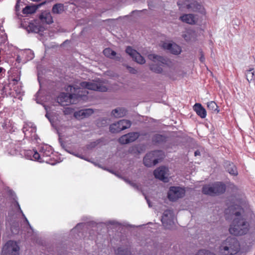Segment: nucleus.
Masks as SVG:
<instances>
[{
    "label": "nucleus",
    "mask_w": 255,
    "mask_h": 255,
    "mask_svg": "<svg viewBox=\"0 0 255 255\" xmlns=\"http://www.w3.org/2000/svg\"><path fill=\"white\" fill-rule=\"evenodd\" d=\"M87 90L106 92L108 88L105 83L99 80L90 82H77L74 86H68L66 89L67 93H61L57 98V101L62 106L76 104L79 99L88 94Z\"/></svg>",
    "instance_id": "nucleus-1"
},
{
    "label": "nucleus",
    "mask_w": 255,
    "mask_h": 255,
    "mask_svg": "<svg viewBox=\"0 0 255 255\" xmlns=\"http://www.w3.org/2000/svg\"><path fill=\"white\" fill-rule=\"evenodd\" d=\"M238 211L233 212L236 217L233 220L229 229L231 235L241 236L247 234L251 227L255 229V215L249 208L246 209L238 206Z\"/></svg>",
    "instance_id": "nucleus-2"
},
{
    "label": "nucleus",
    "mask_w": 255,
    "mask_h": 255,
    "mask_svg": "<svg viewBox=\"0 0 255 255\" xmlns=\"http://www.w3.org/2000/svg\"><path fill=\"white\" fill-rule=\"evenodd\" d=\"M240 251V244L234 237H228L224 241L220 247V252L222 255H235Z\"/></svg>",
    "instance_id": "nucleus-3"
},
{
    "label": "nucleus",
    "mask_w": 255,
    "mask_h": 255,
    "mask_svg": "<svg viewBox=\"0 0 255 255\" xmlns=\"http://www.w3.org/2000/svg\"><path fill=\"white\" fill-rule=\"evenodd\" d=\"M226 189L225 184L222 182H215L212 185H205L202 188V193L211 196L223 194Z\"/></svg>",
    "instance_id": "nucleus-4"
},
{
    "label": "nucleus",
    "mask_w": 255,
    "mask_h": 255,
    "mask_svg": "<svg viewBox=\"0 0 255 255\" xmlns=\"http://www.w3.org/2000/svg\"><path fill=\"white\" fill-rule=\"evenodd\" d=\"M177 4L179 9L182 11L186 8L189 11L204 12L202 5L195 0H178Z\"/></svg>",
    "instance_id": "nucleus-5"
},
{
    "label": "nucleus",
    "mask_w": 255,
    "mask_h": 255,
    "mask_svg": "<svg viewBox=\"0 0 255 255\" xmlns=\"http://www.w3.org/2000/svg\"><path fill=\"white\" fill-rule=\"evenodd\" d=\"M22 151L20 150L19 146L16 147H14L13 144L10 145V149L9 150V153L12 155H16L18 154H24V156L28 159L32 160L38 161L39 158V155L36 150H24L23 153H21Z\"/></svg>",
    "instance_id": "nucleus-6"
},
{
    "label": "nucleus",
    "mask_w": 255,
    "mask_h": 255,
    "mask_svg": "<svg viewBox=\"0 0 255 255\" xmlns=\"http://www.w3.org/2000/svg\"><path fill=\"white\" fill-rule=\"evenodd\" d=\"M38 153L39 155L38 161L50 163L51 157L53 154V149L51 146L45 144L40 145Z\"/></svg>",
    "instance_id": "nucleus-7"
},
{
    "label": "nucleus",
    "mask_w": 255,
    "mask_h": 255,
    "mask_svg": "<svg viewBox=\"0 0 255 255\" xmlns=\"http://www.w3.org/2000/svg\"><path fill=\"white\" fill-rule=\"evenodd\" d=\"M185 188L179 186H171L169 188L167 197L171 201L174 202L183 198L185 195Z\"/></svg>",
    "instance_id": "nucleus-8"
},
{
    "label": "nucleus",
    "mask_w": 255,
    "mask_h": 255,
    "mask_svg": "<svg viewBox=\"0 0 255 255\" xmlns=\"http://www.w3.org/2000/svg\"><path fill=\"white\" fill-rule=\"evenodd\" d=\"M19 247L16 242L8 241L3 246L1 255H19Z\"/></svg>",
    "instance_id": "nucleus-9"
},
{
    "label": "nucleus",
    "mask_w": 255,
    "mask_h": 255,
    "mask_svg": "<svg viewBox=\"0 0 255 255\" xmlns=\"http://www.w3.org/2000/svg\"><path fill=\"white\" fill-rule=\"evenodd\" d=\"M160 221L165 228L167 229L171 228L174 224V215L173 211L171 210L165 211Z\"/></svg>",
    "instance_id": "nucleus-10"
},
{
    "label": "nucleus",
    "mask_w": 255,
    "mask_h": 255,
    "mask_svg": "<svg viewBox=\"0 0 255 255\" xmlns=\"http://www.w3.org/2000/svg\"><path fill=\"white\" fill-rule=\"evenodd\" d=\"M22 130L25 137L36 139V129L33 123L31 122L25 123L23 126Z\"/></svg>",
    "instance_id": "nucleus-11"
},
{
    "label": "nucleus",
    "mask_w": 255,
    "mask_h": 255,
    "mask_svg": "<svg viewBox=\"0 0 255 255\" xmlns=\"http://www.w3.org/2000/svg\"><path fill=\"white\" fill-rule=\"evenodd\" d=\"M159 151H154L149 152L143 158V163L147 167H151L158 162V158L157 157Z\"/></svg>",
    "instance_id": "nucleus-12"
},
{
    "label": "nucleus",
    "mask_w": 255,
    "mask_h": 255,
    "mask_svg": "<svg viewBox=\"0 0 255 255\" xmlns=\"http://www.w3.org/2000/svg\"><path fill=\"white\" fill-rule=\"evenodd\" d=\"M148 59L151 61L150 63V69L157 73H159V56L154 54H150L148 55Z\"/></svg>",
    "instance_id": "nucleus-13"
},
{
    "label": "nucleus",
    "mask_w": 255,
    "mask_h": 255,
    "mask_svg": "<svg viewBox=\"0 0 255 255\" xmlns=\"http://www.w3.org/2000/svg\"><path fill=\"white\" fill-rule=\"evenodd\" d=\"M13 206L14 207V211L13 212H14L13 214L12 213V212H10L8 213V215L10 216L12 218H17V216L19 215H21L23 218L24 219L25 221L27 224V225L29 226V228L31 230H33L32 227H31L27 219L25 217V215L23 214L22 211L21 210V208L20 207V206L18 204V203L16 201L14 202L13 204Z\"/></svg>",
    "instance_id": "nucleus-14"
},
{
    "label": "nucleus",
    "mask_w": 255,
    "mask_h": 255,
    "mask_svg": "<svg viewBox=\"0 0 255 255\" xmlns=\"http://www.w3.org/2000/svg\"><path fill=\"white\" fill-rule=\"evenodd\" d=\"M139 136V134L137 132H129L122 136L119 141L121 144H128L135 141Z\"/></svg>",
    "instance_id": "nucleus-15"
},
{
    "label": "nucleus",
    "mask_w": 255,
    "mask_h": 255,
    "mask_svg": "<svg viewBox=\"0 0 255 255\" xmlns=\"http://www.w3.org/2000/svg\"><path fill=\"white\" fill-rule=\"evenodd\" d=\"M126 53L130 55L137 63L142 64L145 62L144 58L136 50L130 47H128L126 49Z\"/></svg>",
    "instance_id": "nucleus-16"
},
{
    "label": "nucleus",
    "mask_w": 255,
    "mask_h": 255,
    "mask_svg": "<svg viewBox=\"0 0 255 255\" xmlns=\"http://www.w3.org/2000/svg\"><path fill=\"white\" fill-rule=\"evenodd\" d=\"M162 47L174 55H179L182 51L181 47L175 43H164Z\"/></svg>",
    "instance_id": "nucleus-17"
},
{
    "label": "nucleus",
    "mask_w": 255,
    "mask_h": 255,
    "mask_svg": "<svg viewBox=\"0 0 255 255\" xmlns=\"http://www.w3.org/2000/svg\"><path fill=\"white\" fill-rule=\"evenodd\" d=\"M170 174L169 169L164 166H160V181L167 183L169 181Z\"/></svg>",
    "instance_id": "nucleus-18"
},
{
    "label": "nucleus",
    "mask_w": 255,
    "mask_h": 255,
    "mask_svg": "<svg viewBox=\"0 0 255 255\" xmlns=\"http://www.w3.org/2000/svg\"><path fill=\"white\" fill-rule=\"evenodd\" d=\"M193 109L197 115L200 118L204 119L206 117V111L201 104L196 103L193 107Z\"/></svg>",
    "instance_id": "nucleus-19"
},
{
    "label": "nucleus",
    "mask_w": 255,
    "mask_h": 255,
    "mask_svg": "<svg viewBox=\"0 0 255 255\" xmlns=\"http://www.w3.org/2000/svg\"><path fill=\"white\" fill-rule=\"evenodd\" d=\"M39 18L43 23L49 24L53 23V18L49 12L44 11L39 16Z\"/></svg>",
    "instance_id": "nucleus-20"
},
{
    "label": "nucleus",
    "mask_w": 255,
    "mask_h": 255,
    "mask_svg": "<svg viewBox=\"0 0 255 255\" xmlns=\"http://www.w3.org/2000/svg\"><path fill=\"white\" fill-rule=\"evenodd\" d=\"M180 19L183 22L190 24H195L196 19L193 14H185L180 17Z\"/></svg>",
    "instance_id": "nucleus-21"
},
{
    "label": "nucleus",
    "mask_w": 255,
    "mask_h": 255,
    "mask_svg": "<svg viewBox=\"0 0 255 255\" xmlns=\"http://www.w3.org/2000/svg\"><path fill=\"white\" fill-rule=\"evenodd\" d=\"M227 171L232 175H237L238 171L237 168L233 163L230 161H226L224 164Z\"/></svg>",
    "instance_id": "nucleus-22"
},
{
    "label": "nucleus",
    "mask_w": 255,
    "mask_h": 255,
    "mask_svg": "<svg viewBox=\"0 0 255 255\" xmlns=\"http://www.w3.org/2000/svg\"><path fill=\"white\" fill-rule=\"evenodd\" d=\"M46 3V1L41 3L39 5H27L22 10L23 14H29L34 13L38 7V6L43 5Z\"/></svg>",
    "instance_id": "nucleus-23"
},
{
    "label": "nucleus",
    "mask_w": 255,
    "mask_h": 255,
    "mask_svg": "<svg viewBox=\"0 0 255 255\" xmlns=\"http://www.w3.org/2000/svg\"><path fill=\"white\" fill-rule=\"evenodd\" d=\"M126 110L123 108H118L112 112V115L115 118H121L126 114Z\"/></svg>",
    "instance_id": "nucleus-24"
},
{
    "label": "nucleus",
    "mask_w": 255,
    "mask_h": 255,
    "mask_svg": "<svg viewBox=\"0 0 255 255\" xmlns=\"http://www.w3.org/2000/svg\"><path fill=\"white\" fill-rule=\"evenodd\" d=\"M123 130V128H121V124H120V121L112 124L110 127V130L112 133H117Z\"/></svg>",
    "instance_id": "nucleus-25"
},
{
    "label": "nucleus",
    "mask_w": 255,
    "mask_h": 255,
    "mask_svg": "<svg viewBox=\"0 0 255 255\" xmlns=\"http://www.w3.org/2000/svg\"><path fill=\"white\" fill-rule=\"evenodd\" d=\"M2 127L4 129H6L8 132H12L14 131L13 128V124L10 121V120L6 119L5 120L3 124Z\"/></svg>",
    "instance_id": "nucleus-26"
},
{
    "label": "nucleus",
    "mask_w": 255,
    "mask_h": 255,
    "mask_svg": "<svg viewBox=\"0 0 255 255\" xmlns=\"http://www.w3.org/2000/svg\"><path fill=\"white\" fill-rule=\"evenodd\" d=\"M64 5L62 3L54 4L52 9V12L54 14H60L64 11Z\"/></svg>",
    "instance_id": "nucleus-27"
},
{
    "label": "nucleus",
    "mask_w": 255,
    "mask_h": 255,
    "mask_svg": "<svg viewBox=\"0 0 255 255\" xmlns=\"http://www.w3.org/2000/svg\"><path fill=\"white\" fill-rule=\"evenodd\" d=\"M207 108L213 113H218L219 112L218 107L214 101H210L207 103Z\"/></svg>",
    "instance_id": "nucleus-28"
},
{
    "label": "nucleus",
    "mask_w": 255,
    "mask_h": 255,
    "mask_svg": "<svg viewBox=\"0 0 255 255\" xmlns=\"http://www.w3.org/2000/svg\"><path fill=\"white\" fill-rule=\"evenodd\" d=\"M21 54L23 55H25L27 56L26 60H29L33 58L34 57V53L30 49H26L25 50H22L20 51Z\"/></svg>",
    "instance_id": "nucleus-29"
},
{
    "label": "nucleus",
    "mask_w": 255,
    "mask_h": 255,
    "mask_svg": "<svg viewBox=\"0 0 255 255\" xmlns=\"http://www.w3.org/2000/svg\"><path fill=\"white\" fill-rule=\"evenodd\" d=\"M103 53L106 56L111 58H114L116 55V52L109 48L105 49Z\"/></svg>",
    "instance_id": "nucleus-30"
},
{
    "label": "nucleus",
    "mask_w": 255,
    "mask_h": 255,
    "mask_svg": "<svg viewBox=\"0 0 255 255\" xmlns=\"http://www.w3.org/2000/svg\"><path fill=\"white\" fill-rule=\"evenodd\" d=\"M246 79L249 82H250L254 79V72L253 68H250L246 71Z\"/></svg>",
    "instance_id": "nucleus-31"
},
{
    "label": "nucleus",
    "mask_w": 255,
    "mask_h": 255,
    "mask_svg": "<svg viewBox=\"0 0 255 255\" xmlns=\"http://www.w3.org/2000/svg\"><path fill=\"white\" fill-rule=\"evenodd\" d=\"M117 255H131L130 251L128 249L119 248L116 251Z\"/></svg>",
    "instance_id": "nucleus-32"
},
{
    "label": "nucleus",
    "mask_w": 255,
    "mask_h": 255,
    "mask_svg": "<svg viewBox=\"0 0 255 255\" xmlns=\"http://www.w3.org/2000/svg\"><path fill=\"white\" fill-rule=\"evenodd\" d=\"M120 124H121V128H123V130L128 128L131 126L130 121L127 120H120Z\"/></svg>",
    "instance_id": "nucleus-33"
},
{
    "label": "nucleus",
    "mask_w": 255,
    "mask_h": 255,
    "mask_svg": "<svg viewBox=\"0 0 255 255\" xmlns=\"http://www.w3.org/2000/svg\"><path fill=\"white\" fill-rule=\"evenodd\" d=\"M164 65L170 67L172 65V62L169 59L160 56V66Z\"/></svg>",
    "instance_id": "nucleus-34"
},
{
    "label": "nucleus",
    "mask_w": 255,
    "mask_h": 255,
    "mask_svg": "<svg viewBox=\"0 0 255 255\" xmlns=\"http://www.w3.org/2000/svg\"><path fill=\"white\" fill-rule=\"evenodd\" d=\"M182 37L185 41H189L193 38V35L191 31H187L182 34Z\"/></svg>",
    "instance_id": "nucleus-35"
},
{
    "label": "nucleus",
    "mask_w": 255,
    "mask_h": 255,
    "mask_svg": "<svg viewBox=\"0 0 255 255\" xmlns=\"http://www.w3.org/2000/svg\"><path fill=\"white\" fill-rule=\"evenodd\" d=\"M75 117L77 119H82L85 118L84 110H80L74 113Z\"/></svg>",
    "instance_id": "nucleus-36"
},
{
    "label": "nucleus",
    "mask_w": 255,
    "mask_h": 255,
    "mask_svg": "<svg viewBox=\"0 0 255 255\" xmlns=\"http://www.w3.org/2000/svg\"><path fill=\"white\" fill-rule=\"evenodd\" d=\"M86 224L85 223H79L77 224V225L72 230V232H80V230L82 229L86 226Z\"/></svg>",
    "instance_id": "nucleus-37"
},
{
    "label": "nucleus",
    "mask_w": 255,
    "mask_h": 255,
    "mask_svg": "<svg viewBox=\"0 0 255 255\" xmlns=\"http://www.w3.org/2000/svg\"><path fill=\"white\" fill-rule=\"evenodd\" d=\"M196 255H216L209 251L205 250H200L198 251Z\"/></svg>",
    "instance_id": "nucleus-38"
},
{
    "label": "nucleus",
    "mask_w": 255,
    "mask_h": 255,
    "mask_svg": "<svg viewBox=\"0 0 255 255\" xmlns=\"http://www.w3.org/2000/svg\"><path fill=\"white\" fill-rule=\"evenodd\" d=\"M83 110L84 111L85 118L91 115L94 112L92 109H86Z\"/></svg>",
    "instance_id": "nucleus-39"
},
{
    "label": "nucleus",
    "mask_w": 255,
    "mask_h": 255,
    "mask_svg": "<svg viewBox=\"0 0 255 255\" xmlns=\"http://www.w3.org/2000/svg\"><path fill=\"white\" fill-rule=\"evenodd\" d=\"M107 225H115L116 226H121V224H120V223H119L118 222H117L115 220H111V221H109L107 222Z\"/></svg>",
    "instance_id": "nucleus-40"
},
{
    "label": "nucleus",
    "mask_w": 255,
    "mask_h": 255,
    "mask_svg": "<svg viewBox=\"0 0 255 255\" xmlns=\"http://www.w3.org/2000/svg\"><path fill=\"white\" fill-rule=\"evenodd\" d=\"M153 174L156 179H159V168H157L154 171Z\"/></svg>",
    "instance_id": "nucleus-41"
},
{
    "label": "nucleus",
    "mask_w": 255,
    "mask_h": 255,
    "mask_svg": "<svg viewBox=\"0 0 255 255\" xmlns=\"http://www.w3.org/2000/svg\"><path fill=\"white\" fill-rule=\"evenodd\" d=\"M20 78L17 77L16 78L13 79V84L14 85H20L21 83L19 82Z\"/></svg>",
    "instance_id": "nucleus-42"
},
{
    "label": "nucleus",
    "mask_w": 255,
    "mask_h": 255,
    "mask_svg": "<svg viewBox=\"0 0 255 255\" xmlns=\"http://www.w3.org/2000/svg\"><path fill=\"white\" fill-rule=\"evenodd\" d=\"M127 68L128 69L129 72L132 74H136L137 73L136 70H135L134 68L132 67H131L130 66H127Z\"/></svg>",
    "instance_id": "nucleus-43"
},
{
    "label": "nucleus",
    "mask_w": 255,
    "mask_h": 255,
    "mask_svg": "<svg viewBox=\"0 0 255 255\" xmlns=\"http://www.w3.org/2000/svg\"><path fill=\"white\" fill-rule=\"evenodd\" d=\"M159 141V135L156 134L153 137V141L154 142H158Z\"/></svg>",
    "instance_id": "nucleus-44"
},
{
    "label": "nucleus",
    "mask_w": 255,
    "mask_h": 255,
    "mask_svg": "<svg viewBox=\"0 0 255 255\" xmlns=\"http://www.w3.org/2000/svg\"><path fill=\"white\" fill-rule=\"evenodd\" d=\"M123 179L128 184H129V185H130L131 186L135 188L136 187V185L135 184V183H133L132 182H131L130 181L128 180V179H125V178H123Z\"/></svg>",
    "instance_id": "nucleus-45"
},
{
    "label": "nucleus",
    "mask_w": 255,
    "mask_h": 255,
    "mask_svg": "<svg viewBox=\"0 0 255 255\" xmlns=\"http://www.w3.org/2000/svg\"><path fill=\"white\" fill-rule=\"evenodd\" d=\"M201 56L200 57V61L201 62H204L205 61V57L203 55V52L202 51H200Z\"/></svg>",
    "instance_id": "nucleus-46"
},
{
    "label": "nucleus",
    "mask_w": 255,
    "mask_h": 255,
    "mask_svg": "<svg viewBox=\"0 0 255 255\" xmlns=\"http://www.w3.org/2000/svg\"><path fill=\"white\" fill-rule=\"evenodd\" d=\"M146 10L145 9H143L142 10H134L133 11H132V14H139L142 12H144Z\"/></svg>",
    "instance_id": "nucleus-47"
},
{
    "label": "nucleus",
    "mask_w": 255,
    "mask_h": 255,
    "mask_svg": "<svg viewBox=\"0 0 255 255\" xmlns=\"http://www.w3.org/2000/svg\"><path fill=\"white\" fill-rule=\"evenodd\" d=\"M19 0H17V3L15 5V10L17 11L19 10Z\"/></svg>",
    "instance_id": "nucleus-48"
},
{
    "label": "nucleus",
    "mask_w": 255,
    "mask_h": 255,
    "mask_svg": "<svg viewBox=\"0 0 255 255\" xmlns=\"http://www.w3.org/2000/svg\"><path fill=\"white\" fill-rule=\"evenodd\" d=\"M14 90L15 91V92L17 93H19V94H20L21 93V90L20 89H18V88L16 89V86H15L14 87Z\"/></svg>",
    "instance_id": "nucleus-49"
},
{
    "label": "nucleus",
    "mask_w": 255,
    "mask_h": 255,
    "mask_svg": "<svg viewBox=\"0 0 255 255\" xmlns=\"http://www.w3.org/2000/svg\"><path fill=\"white\" fill-rule=\"evenodd\" d=\"M21 60V58L20 57V56L19 55H18L16 58V61L18 62H20Z\"/></svg>",
    "instance_id": "nucleus-50"
},
{
    "label": "nucleus",
    "mask_w": 255,
    "mask_h": 255,
    "mask_svg": "<svg viewBox=\"0 0 255 255\" xmlns=\"http://www.w3.org/2000/svg\"><path fill=\"white\" fill-rule=\"evenodd\" d=\"M200 154V152L198 150H197L195 151L194 152V155L195 156H197V155H199Z\"/></svg>",
    "instance_id": "nucleus-51"
},
{
    "label": "nucleus",
    "mask_w": 255,
    "mask_h": 255,
    "mask_svg": "<svg viewBox=\"0 0 255 255\" xmlns=\"http://www.w3.org/2000/svg\"><path fill=\"white\" fill-rule=\"evenodd\" d=\"M45 116L49 120V121L50 122V123H51L52 122L51 119L49 116V114L47 112L46 114L45 115Z\"/></svg>",
    "instance_id": "nucleus-52"
},
{
    "label": "nucleus",
    "mask_w": 255,
    "mask_h": 255,
    "mask_svg": "<svg viewBox=\"0 0 255 255\" xmlns=\"http://www.w3.org/2000/svg\"><path fill=\"white\" fill-rule=\"evenodd\" d=\"M2 223H3V219L1 217H0V229H1V228L2 227Z\"/></svg>",
    "instance_id": "nucleus-53"
},
{
    "label": "nucleus",
    "mask_w": 255,
    "mask_h": 255,
    "mask_svg": "<svg viewBox=\"0 0 255 255\" xmlns=\"http://www.w3.org/2000/svg\"><path fill=\"white\" fill-rule=\"evenodd\" d=\"M145 199H146L149 207H151L152 205H151V203L150 202L149 200L146 198V197H145Z\"/></svg>",
    "instance_id": "nucleus-54"
},
{
    "label": "nucleus",
    "mask_w": 255,
    "mask_h": 255,
    "mask_svg": "<svg viewBox=\"0 0 255 255\" xmlns=\"http://www.w3.org/2000/svg\"><path fill=\"white\" fill-rule=\"evenodd\" d=\"M74 154V155H75V156H77V157H79L81 158H83V157L82 156H80V155H78V154Z\"/></svg>",
    "instance_id": "nucleus-55"
},
{
    "label": "nucleus",
    "mask_w": 255,
    "mask_h": 255,
    "mask_svg": "<svg viewBox=\"0 0 255 255\" xmlns=\"http://www.w3.org/2000/svg\"><path fill=\"white\" fill-rule=\"evenodd\" d=\"M3 70V69L1 67H0V74L1 73L2 71Z\"/></svg>",
    "instance_id": "nucleus-56"
},
{
    "label": "nucleus",
    "mask_w": 255,
    "mask_h": 255,
    "mask_svg": "<svg viewBox=\"0 0 255 255\" xmlns=\"http://www.w3.org/2000/svg\"><path fill=\"white\" fill-rule=\"evenodd\" d=\"M160 157H161L162 155V151L161 150H160Z\"/></svg>",
    "instance_id": "nucleus-57"
},
{
    "label": "nucleus",
    "mask_w": 255,
    "mask_h": 255,
    "mask_svg": "<svg viewBox=\"0 0 255 255\" xmlns=\"http://www.w3.org/2000/svg\"><path fill=\"white\" fill-rule=\"evenodd\" d=\"M160 140L162 139V136L161 135H160Z\"/></svg>",
    "instance_id": "nucleus-58"
},
{
    "label": "nucleus",
    "mask_w": 255,
    "mask_h": 255,
    "mask_svg": "<svg viewBox=\"0 0 255 255\" xmlns=\"http://www.w3.org/2000/svg\"><path fill=\"white\" fill-rule=\"evenodd\" d=\"M148 5H149V8H151V5L149 4H148Z\"/></svg>",
    "instance_id": "nucleus-59"
},
{
    "label": "nucleus",
    "mask_w": 255,
    "mask_h": 255,
    "mask_svg": "<svg viewBox=\"0 0 255 255\" xmlns=\"http://www.w3.org/2000/svg\"><path fill=\"white\" fill-rule=\"evenodd\" d=\"M161 69H160V74L162 73V71H161Z\"/></svg>",
    "instance_id": "nucleus-60"
},
{
    "label": "nucleus",
    "mask_w": 255,
    "mask_h": 255,
    "mask_svg": "<svg viewBox=\"0 0 255 255\" xmlns=\"http://www.w3.org/2000/svg\"><path fill=\"white\" fill-rule=\"evenodd\" d=\"M33 31H34V32H37V31H36V30H33Z\"/></svg>",
    "instance_id": "nucleus-61"
},
{
    "label": "nucleus",
    "mask_w": 255,
    "mask_h": 255,
    "mask_svg": "<svg viewBox=\"0 0 255 255\" xmlns=\"http://www.w3.org/2000/svg\"><path fill=\"white\" fill-rule=\"evenodd\" d=\"M254 255H255V254H254Z\"/></svg>",
    "instance_id": "nucleus-62"
}]
</instances>
